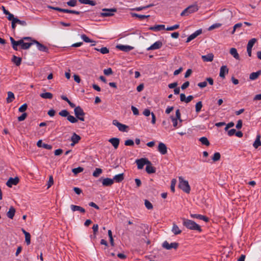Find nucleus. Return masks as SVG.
Wrapping results in <instances>:
<instances>
[{"label":"nucleus","mask_w":261,"mask_h":261,"mask_svg":"<svg viewBox=\"0 0 261 261\" xmlns=\"http://www.w3.org/2000/svg\"><path fill=\"white\" fill-rule=\"evenodd\" d=\"M10 40L12 48L15 50H18L20 49H28L34 44H36L37 48L40 51L47 52L48 50L46 46L30 37H23L18 41H15L13 37H10Z\"/></svg>","instance_id":"nucleus-1"},{"label":"nucleus","mask_w":261,"mask_h":261,"mask_svg":"<svg viewBox=\"0 0 261 261\" xmlns=\"http://www.w3.org/2000/svg\"><path fill=\"white\" fill-rule=\"evenodd\" d=\"M181 219L182 220V225L188 229L197 231L199 232L202 231L201 226L195 221L185 218H181Z\"/></svg>","instance_id":"nucleus-2"},{"label":"nucleus","mask_w":261,"mask_h":261,"mask_svg":"<svg viewBox=\"0 0 261 261\" xmlns=\"http://www.w3.org/2000/svg\"><path fill=\"white\" fill-rule=\"evenodd\" d=\"M178 179V187L185 193H189L191 188L188 181L185 180L182 177H179Z\"/></svg>","instance_id":"nucleus-3"},{"label":"nucleus","mask_w":261,"mask_h":261,"mask_svg":"<svg viewBox=\"0 0 261 261\" xmlns=\"http://www.w3.org/2000/svg\"><path fill=\"white\" fill-rule=\"evenodd\" d=\"M198 10V7L197 5H192L186 8L180 14L181 16H188L190 14L197 12Z\"/></svg>","instance_id":"nucleus-4"},{"label":"nucleus","mask_w":261,"mask_h":261,"mask_svg":"<svg viewBox=\"0 0 261 261\" xmlns=\"http://www.w3.org/2000/svg\"><path fill=\"white\" fill-rule=\"evenodd\" d=\"M74 112L75 117L78 120L82 121H84L85 120L84 116L85 113L81 107L77 106L75 107L74 110Z\"/></svg>","instance_id":"nucleus-5"},{"label":"nucleus","mask_w":261,"mask_h":261,"mask_svg":"<svg viewBox=\"0 0 261 261\" xmlns=\"http://www.w3.org/2000/svg\"><path fill=\"white\" fill-rule=\"evenodd\" d=\"M47 8L50 9H53L54 10H56L59 12H64V13H71V14H74L76 15H79L80 13V11H75V10H68L66 9H62L59 7H54L51 6H48Z\"/></svg>","instance_id":"nucleus-6"},{"label":"nucleus","mask_w":261,"mask_h":261,"mask_svg":"<svg viewBox=\"0 0 261 261\" xmlns=\"http://www.w3.org/2000/svg\"><path fill=\"white\" fill-rule=\"evenodd\" d=\"M103 12L100 13V16L105 17H110L114 15V13L117 12V9L116 8H111V9H106L104 8L102 10Z\"/></svg>","instance_id":"nucleus-7"},{"label":"nucleus","mask_w":261,"mask_h":261,"mask_svg":"<svg viewBox=\"0 0 261 261\" xmlns=\"http://www.w3.org/2000/svg\"><path fill=\"white\" fill-rule=\"evenodd\" d=\"M138 169H142L145 165L150 164V162L146 158H141L136 160Z\"/></svg>","instance_id":"nucleus-8"},{"label":"nucleus","mask_w":261,"mask_h":261,"mask_svg":"<svg viewBox=\"0 0 261 261\" xmlns=\"http://www.w3.org/2000/svg\"><path fill=\"white\" fill-rule=\"evenodd\" d=\"M179 246V244L176 242H173L169 244L167 241L163 242L162 246L167 250H170L172 248L177 249Z\"/></svg>","instance_id":"nucleus-9"},{"label":"nucleus","mask_w":261,"mask_h":261,"mask_svg":"<svg viewBox=\"0 0 261 261\" xmlns=\"http://www.w3.org/2000/svg\"><path fill=\"white\" fill-rule=\"evenodd\" d=\"M112 123L113 125L116 126L120 131L123 132H126V129L128 127L127 125L120 123L117 120H114Z\"/></svg>","instance_id":"nucleus-10"},{"label":"nucleus","mask_w":261,"mask_h":261,"mask_svg":"<svg viewBox=\"0 0 261 261\" xmlns=\"http://www.w3.org/2000/svg\"><path fill=\"white\" fill-rule=\"evenodd\" d=\"M163 44L161 41H157L147 48V50H156L161 48Z\"/></svg>","instance_id":"nucleus-11"},{"label":"nucleus","mask_w":261,"mask_h":261,"mask_svg":"<svg viewBox=\"0 0 261 261\" xmlns=\"http://www.w3.org/2000/svg\"><path fill=\"white\" fill-rule=\"evenodd\" d=\"M158 151L163 155L167 153V147L166 145L162 142H160L158 147Z\"/></svg>","instance_id":"nucleus-12"},{"label":"nucleus","mask_w":261,"mask_h":261,"mask_svg":"<svg viewBox=\"0 0 261 261\" xmlns=\"http://www.w3.org/2000/svg\"><path fill=\"white\" fill-rule=\"evenodd\" d=\"M202 29L197 30L187 38L186 42H190L191 41L196 38L198 35H200L202 33Z\"/></svg>","instance_id":"nucleus-13"},{"label":"nucleus","mask_w":261,"mask_h":261,"mask_svg":"<svg viewBox=\"0 0 261 261\" xmlns=\"http://www.w3.org/2000/svg\"><path fill=\"white\" fill-rule=\"evenodd\" d=\"M190 217L192 218H196L203 220L205 222H207L209 221V219L208 217L200 214H191Z\"/></svg>","instance_id":"nucleus-14"},{"label":"nucleus","mask_w":261,"mask_h":261,"mask_svg":"<svg viewBox=\"0 0 261 261\" xmlns=\"http://www.w3.org/2000/svg\"><path fill=\"white\" fill-rule=\"evenodd\" d=\"M19 182V178L18 177L10 178L7 181L6 185L9 187H12L13 185H16Z\"/></svg>","instance_id":"nucleus-15"},{"label":"nucleus","mask_w":261,"mask_h":261,"mask_svg":"<svg viewBox=\"0 0 261 261\" xmlns=\"http://www.w3.org/2000/svg\"><path fill=\"white\" fill-rule=\"evenodd\" d=\"M228 73V68L225 65H223L221 67L220 69L219 76L224 79L225 78V75Z\"/></svg>","instance_id":"nucleus-16"},{"label":"nucleus","mask_w":261,"mask_h":261,"mask_svg":"<svg viewBox=\"0 0 261 261\" xmlns=\"http://www.w3.org/2000/svg\"><path fill=\"white\" fill-rule=\"evenodd\" d=\"M171 231L174 235L179 234L182 232L181 230L179 228L178 225L175 223H173Z\"/></svg>","instance_id":"nucleus-17"},{"label":"nucleus","mask_w":261,"mask_h":261,"mask_svg":"<svg viewBox=\"0 0 261 261\" xmlns=\"http://www.w3.org/2000/svg\"><path fill=\"white\" fill-rule=\"evenodd\" d=\"M109 142L112 144L115 149H117L119 145L120 140L117 138H112L109 140Z\"/></svg>","instance_id":"nucleus-18"},{"label":"nucleus","mask_w":261,"mask_h":261,"mask_svg":"<svg viewBox=\"0 0 261 261\" xmlns=\"http://www.w3.org/2000/svg\"><path fill=\"white\" fill-rule=\"evenodd\" d=\"M117 48L119 49L120 50L124 51H129L131 50L133 47L129 45H117L116 46Z\"/></svg>","instance_id":"nucleus-19"},{"label":"nucleus","mask_w":261,"mask_h":261,"mask_svg":"<svg viewBox=\"0 0 261 261\" xmlns=\"http://www.w3.org/2000/svg\"><path fill=\"white\" fill-rule=\"evenodd\" d=\"M149 29L151 31L158 32L162 30H165L166 28L164 24H158L150 27Z\"/></svg>","instance_id":"nucleus-20"},{"label":"nucleus","mask_w":261,"mask_h":261,"mask_svg":"<svg viewBox=\"0 0 261 261\" xmlns=\"http://www.w3.org/2000/svg\"><path fill=\"white\" fill-rule=\"evenodd\" d=\"M201 59L203 62H212L214 59V55L212 53H210L206 55H203L201 56Z\"/></svg>","instance_id":"nucleus-21"},{"label":"nucleus","mask_w":261,"mask_h":261,"mask_svg":"<svg viewBox=\"0 0 261 261\" xmlns=\"http://www.w3.org/2000/svg\"><path fill=\"white\" fill-rule=\"evenodd\" d=\"M114 184V179L106 178L102 180V184L103 186H111Z\"/></svg>","instance_id":"nucleus-22"},{"label":"nucleus","mask_w":261,"mask_h":261,"mask_svg":"<svg viewBox=\"0 0 261 261\" xmlns=\"http://www.w3.org/2000/svg\"><path fill=\"white\" fill-rule=\"evenodd\" d=\"M37 145L38 147H43L48 150H50L52 148V146L50 145L42 143L41 140H40L37 142Z\"/></svg>","instance_id":"nucleus-23"},{"label":"nucleus","mask_w":261,"mask_h":261,"mask_svg":"<svg viewBox=\"0 0 261 261\" xmlns=\"http://www.w3.org/2000/svg\"><path fill=\"white\" fill-rule=\"evenodd\" d=\"M146 171L148 174L154 173L156 171L155 168L152 166L151 163L150 164H147L146 167Z\"/></svg>","instance_id":"nucleus-24"},{"label":"nucleus","mask_w":261,"mask_h":261,"mask_svg":"<svg viewBox=\"0 0 261 261\" xmlns=\"http://www.w3.org/2000/svg\"><path fill=\"white\" fill-rule=\"evenodd\" d=\"M70 207H71V210L73 212L80 211L82 213H85V210L83 207H82L80 206H77V205H75L72 204V205H71Z\"/></svg>","instance_id":"nucleus-25"},{"label":"nucleus","mask_w":261,"mask_h":261,"mask_svg":"<svg viewBox=\"0 0 261 261\" xmlns=\"http://www.w3.org/2000/svg\"><path fill=\"white\" fill-rule=\"evenodd\" d=\"M261 74V70H259L255 72H252L249 75V79L250 80H255Z\"/></svg>","instance_id":"nucleus-26"},{"label":"nucleus","mask_w":261,"mask_h":261,"mask_svg":"<svg viewBox=\"0 0 261 261\" xmlns=\"http://www.w3.org/2000/svg\"><path fill=\"white\" fill-rule=\"evenodd\" d=\"M113 179H114V181L115 180L116 182H121L124 179L123 173H121L115 175Z\"/></svg>","instance_id":"nucleus-27"},{"label":"nucleus","mask_w":261,"mask_h":261,"mask_svg":"<svg viewBox=\"0 0 261 261\" xmlns=\"http://www.w3.org/2000/svg\"><path fill=\"white\" fill-rule=\"evenodd\" d=\"M15 213V209L13 207L11 206L9 208V211L7 213V216L10 219H13Z\"/></svg>","instance_id":"nucleus-28"},{"label":"nucleus","mask_w":261,"mask_h":261,"mask_svg":"<svg viewBox=\"0 0 261 261\" xmlns=\"http://www.w3.org/2000/svg\"><path fill=\"white\" fill-rule=\"evenodd\" d=\"M81 139V138L79 135L74 133L71 137V141L74 143H77Z\"/></svg>","instance_id":"nucleus-29"},{"label":"nucleus","mask_w":261,"mask_h":261,"mask_svg":"<svg viewBox=\"0 0 261 261\" xmlns=\"http://www.w3.org/2000/svg\"><path fill=\"white\" fill-rule=\"evenodd\" d=\"M130 15L133 17H137L140 19V20H143L145 18H148L150 17V15H140L135 13H130Z\"/></svg>","instance_id":"nucleus-30"},{"label":"nucleus","mask_w":261,"mask_h":261,"mask_svg":"<svg viewBox=\"0 0 261 261\" xmlns=\"http://www.w3.org/2000/svg\"><path fill=\"white\" fill-rule=\"evenodd\" d=\"M230 54L232 55L236 59L239 60L240 56L239 54L237 52L236 48H231L230 49Z\"/></svg>","instance_id":"nucleus-31"},{"label":"nucleus","mask_w":261,"mask_h":261,"mask_svg":"<svg viewBox=\"0 0 261 261\" xmlns=\"http://www.w3.org/2000/svg\"><path fill=\"white\" fill-rule=\"evenodd\" d=\"M80 3L83 4L90 5L91 6H95L96 3L95 1L92 0H78Z\"/></svg>","instance_id":"nucleus-32"},{"label":"nucleus","mask_w":261,"mask_h":261,"mask_svg":"<svg viewBox=\"0 0 261 261\" xmlns=\"http://www.w3.org/2000/svg\"><path fill=\"white\" fill-rule=\"evenodd\" d=\"M260 138V135H258L256 136V139L253 144V146L255 148H257L259 146H261V141Z\"/></svg>","instance_id":"nucleus-33"},{"label":"nucleus","mask_w":261,"mask_h":261,"mask_svg":"<svg viewBox=\"0 0 261 261\" xmlns=\"http://www.w3.org/2000/svg\"><path fill=\"white\" fill-rule=\"evenodd\" d=\"M15 99V96L13 92L9 91L8 92V97L7 98V103H10L12 102Z\"/></svg>","instance_id":"nucleus-34"},{"label":"nucleus","mask_w":261,"mask_h":261,"mask_svg":"<svg viewBox=\"0 0 261 261\" xmlns=\"http://www.w3.org/2000/svg\"><path fill=\"white\" fill-rule=\"evenodd\" d=\"M12 61L16 65L19 66L21 62V58L20 57H17L15 56H13Z\"/></svg>","instance_id":"nucleus-35"},{"label":"nucleus","mask_w":261,"mask_h":261,"mask_svg":"<svg viewBox=\"0 0 261 261\" xmlns=\"http://www.w3.org/2000/svg\"><path fill=\"white\" fill-rule=\"evenodd\" d=\"M40 97L44 99H51L53 97V94L50 92H45L40 94Z\"/></svg>","instance_id":"nucleus-36"},{"label":"nucleus","mask_w":261,"mask_h":261,"mask_svg":"<svg viewBox=\"0 0 261 261\" xmlns=\"http://www.w3.org/2000/svg\"><path fill=\"white\" fill-rule=\"evenodd\" d=\"M199 141L201 143L202 145L208 146L210 145V143L207 138L205 137H202L199 139Z\"/></svg>","instance_id":"nucleus-37"},{"label":"nucleus","mask_w":261,"mask_h":261,"mask_svg":"<svg viewBox=\"0 0 261 261\" xmlns=\"http://www.w3.org/2000/svg\"><path fill=\"white\" fill-rule=\"evenodd\" d=\"M257 40L255 38H252L250 39L247 44V48L252 49L253 46L256 42Z\"/></svg>","instance_id":"nucleus-38"},{"label":"nucleus","mask_w":261,"mask_h":261,"mask_svg":"<svg viewBox=\"0 0 261 261\" xmlns=\"http://www.w3.org/2000/svg\"><path fill=\"white\" fill-rule=\"evenodd\" d=\"M67 119L72 123H76L78 121V119L76 118V117H75L73 116L70 115L69 114L67 117Z\"/></svg>","instance_id":"nucleus-39"},{"label":"nucleus","mask_w":261,"mask_h":261,"mask_svg":"<svg viewBox=\"0 0 261 261\" xmlns=\"http://www.w3.org/2000/svg\"><path fill=\"white\" fill-rule=\"evenodd\" d=\"M81 38L83 40V41L86 43L90 42H95L94 41L90 39L88 37H87L85 34H82L81 35Z\"/></svg>","instance_id":"nucleus-40"},{"label":"nucleus","mask_w":261,"mask_h":261,"mask_svg":"<svg viewBox=\"0 0 261 261\" xmlns=\"http://www.w3.org/2000/svg\"><path fill=\"white\" fill-rule=\"evenodd\" d=\"M95 49L97 51H100L102 54H107L109 52V49L106 47H102L100 49L95 48Z\"/></svg>","instance_id":"nucleus-41"},{"label":"nucleus","mask_w":261,"mask_h":261,"mask_svg":"<svg viewBox=\"0 0 261 261\" xmlns=\"http://www.w3.org/2000/svg\"><path fill=\"white\" fill-rule=\"evenodd\" d=\"M202 107V103L201 101H198L195 105V110L197 113H199Z\"/></svg>","instance_id":"nucleus-42"},{"label":"nucleus","mask_w":261,"mask_h":261,"mask_svg":"<svg viewBox=\"0 0 261 261\" xmlns=\"http://www.w3.org/2000/svg\"><path fill=\"white\" fill-rule=\"evenodd\" d=\"M59 115L62 117H67L68 116L69 113L66 110H63L59 113Z\"/></svg>","instance_id":"nucleus-43"},{"label":"nucleus","mask_w":261,"mask_h":261,"mask_svg":"<svg viewBox=\"0 0 261 261\" xmlns=\"http://www.w3.org/2000/svg\"><path fill=\"white\" fill-rule=\"evenodd\" d=\"M221 154L219 152H215L212 158V160L214 162H216L220 159Z\"/></svg>","instance_id":"nucleus-44"},{"label":"nucleus","mask_w":261,"mask_h":261,"mask_svg":"<svg viewBox=\"0 0 261 261\" xmlns=\"http://www.w3.org/2000/svg\"><path fill=\"white\" fill-rule=\"evenodd\" d=\"M144 204H145V207L148 210H152L153 208L152 204L148 200H145Z\"/></svg>","instance_id":"nucleus-45"},{"label":"nucleus","mask_w":261,"mask_h":261,"mask_svg":"<svg viewBox=\"0 0 261 261\" xmlns=\"http://www.w3.org/2000/svg\"><path fill=\"white\" fill-rule=\"evenodd\" d=\"M102 171L100 168H96L95 170L93 173V176L94 177H98L101 173Z\"/></svg>","instance_id":"nucleus-46"},{"label":"nucleus","mask_w":261,"mask_h":261,"mask_svg":"<svg viewBox=\"0 0 261 261\" xmlns=\"http://www.w3.org/2000/svg\"><path fill=\"white\" fill-rule=\"evenodd\" d=\"M84 170V169L82 167H79L77 168H74L72 169V172L74 174H77L80 172H82V171H83Z\"/></svg>","instance_id":"nucleus-47"},{"label":"nucleus","mask_w":261,"mask_h":261,"mask_svg":"<svg viewBox=\"0 0 261 261\" xmlns=\"http://www.w3.org/2000/svg\"><path fill=\"white\" fill-rule=\"evenodd\" d=\"M67 4L70 7H75L77 5V0H70L67 2Z\"/></svg>","instance_id":"nucleus-48"},{"label":"nucleus","mask_w":261,"mask_h":261,"mask_svg":"<svg viewBox=\"0 0 261 261\" xmlns=\"http://www.w3.org/2000/svg\"><path fill=\"white\" fill-rule=\"evenodd\" d=\"M54 184V179L52 175H50L49 177V179L47 182V189L49 188Z\"/></svg>","instance_id":"nucleus-49"},{"label":"nucleus","mask_w":261,"mask_h":261,"mask_svg":"<svg viewBox=\"0 0 261 261\" xmlns=\"http://www.w3.org/2000/svg\"><path fill=\"white\" fill-rule=\"evenodd\" d=\"M179 27V25L178 24H176L173 26L169 27L166 28L167 31H173L176 29H178Z\"/></svg>","instance_id":"nucleus-50"},{"label":"nucleus","mask_w":261,"mask_h":261,"mask_svg":"<svg viewBox=\"0 0 261 261\" xmlns=\"http://www.w3.org/2000/svg\"><path fill=\"white\" fill-rule=\"evenodd\" d=\"M25 241L27 245H29L31 244V235L30 233L25 234Z\"/></svg>","instance_id":"nucleus-51"},{"label":"nucleus","mask_w":261,"mask_h":261,"mask_svg":"<svg viewBox=\"0 0 261 261\" xmlns=\"http://www.w3.org/2000/svg\"><path fill=\"white\" fill-rule=\"evenodd\" d=\"M171 120L173 122V126L174 127H178V126H177L178 125V119H176L175 118V117H174L173 116H171Z\"/></svg>","instance_id":"nucleus-52"},{"label":"nucleus","mask_w":261,"mask_h":261,"mask_svg":"<svg viewBox=\"0 0 261 261\" xmlns=\"http://www.w3.org/2000/svg\"><path fill=\"white\" fill-rule=\"evenodd\" d=\"M28 108V105L27 103H24L18 109L19 112H24L26 111Z\"/></svg>","instance_id":"nucleus-53"},{"label":"nucleus","mask_w":261,"mask_h":261,"mask_svg":"<svg viewBox=\"0 0 261 261\" xmlns=\"http://www.w3.org/2000/svg\"><path fill=\"white\" fill-rule=\"evenodd\" d=\"M103 73L106 75H109L113 73V71L111 68H108L104 69Z\"/></svg>","instance_id":"nucleus-54"},{"label":"nucleus","mask_w":261,"mask_h":261,"mask_svg":"<svg viewBox=\"0 0 261 261\" xmlns=\"http://www.w3.org/2000/svg\"><path fill=\"white\" fill-rule=\"evenodd\" d=\"M15 19L16 23H18L22 26H25L27 25V22L24 20H20L18 19L17 18H16V19Z\"/></svg>","instance_id":"nucleus-55"},{"label":"nucleus","mask_w":261,"mask_h":261,"mask_svg":"<svg viewBox=\"0 0 261 261\" xmlns=\"http://www.w3.org/2000/svg\"><path fill=\"white\" fill-rule=\"evenodd\" d=\"M221 26V23H215L209 27L208 30L211 31L214 29L219 28Z\"/></svg>","instance_id":"nucleus-56"},{"label":"nucleus","mask_w":261,"mask_h":261,"mask_svg":"<svg viewBox=\"0 0 261 261\" xmlns=\"http://www.w3.org/2000/svg\"><path fill=\"white\" fill-rule=\"evenodd\" d=\"M242 26V23H238L236 24L233 26V30H232V31L231 32V34H233L234 33L236 30H237V29L241 28Z\"/></svg>","instance_id":"nucleus-57"},{"label":"nucleus","mask_w":261,"mask_h":261,"mask_svg":"<svg viewBox=\"0 0 261 261\" xmlns=\"http://www.w3.org/2000/svg\"><path fill=\"white\" fill-rule=\"evenodd\" d=\"M126 146H133L134 145V141L130 139L127 140L124 142Z\"/></svg>","instance_id":"nucleus-58"},{"label":"nucleus","mask_w":261,"mask_h":261,"mask_svg":"<svg viewBox=\"0 0 261 261\" xmlns=\"http://www.w3.org/2000/svg\"><path fill=\"white\" fill-rule=\"evenodd\" d=\"M27 117V114L26 113H23L21 116L18 117V120L19 121H23Z\"/></svg>","instance_id":"nucleus-59"},{"label":"nucleus","mask_w":261,"mask_h":261,"mask_svg":"<svg viewBox=\"0 0 261 261\" xmlns=\"http://www.w3.org/2000/svg\"><path fill=\"white\" fill-rule=\"evenodd\" d=\"M175 184H176V180L175 179H173L171 181V190L172 192H174V191H175Z\"/></svg>","instance_id":"nucleus-60"},{"label":"nucleus","mask_w":261,"mask_h":261,"mask_svg":"<svg viewBox=\"0 0 261 261\" xmlns=\"http://www.w3.org/2000/svg\"><path fill=\"white\" fill-rule=\"evenodd\" d=\"M131 109L133 111V114L135 115H138L139 113V110L138 109L136 108L135 107L132 106V107H131Z\"/></svg>","instance_id":"nucleus-61"},{"label":"nucleus","mask_w":261,"mask_h":261,"mask_svg":"<svg viewBox=\"0 0 261 261\" xmlns=\"http://www.w3.org/2000/svg\"><path fill=\"white\" fill-rule=\"evenodd\" d=\"M6 15H8L7 18L9 20L13 21V20L16 18V17H14V15L9 12H8V14Z\"/></svg>","instance_id":"nucleus-62"},{"label":"nucleus","mask_w":261,"mask_h":261,"mask_svg":"<svg viewBox=\"0 0 261 261\" xmlns=\"http://www.w3.org/2000/svg\"><path fill=\"white\" fill-rule=\"evenodd\" d=\"M206 86H207V82L206 81L202 82L199 83L198 84V86L201 88H203L205 87Z\"/></svg>","instance_id":"nucleus-63"},{"label":"nucleus","mask_w":261,"mask_h":261,"mask_svg":"<svg viewBox=\"0 0 261 261\" xmlns=\"http://www.w3.org/2000/svg\"><path fill=\"white\" fill-rule=\"evenodd\" d=\"M190 83L188 81L185 82L181 87L182 90H185L189 87Z\"/></svg>","instance_id":"nucleus-64"}]
</instances>
